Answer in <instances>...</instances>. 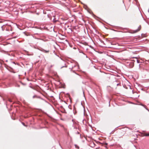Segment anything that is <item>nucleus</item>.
Instances as JSON below:
<instances>
[{
	"label": "nucleus",
	"mask_w": 149,
	"mask_h": 149,
	"mask_svg": "<svg viewBox=\"0 0 149 149\" xmlns=\"http://www.w3.org/2000/svg\"><path fill=\"white\" fill-rule=\"evenodd\" d=\"M71 65L72 66L70 67V69L71 70L74 71L78 69V67L77 63H72Z\"/></svg>",
	"instance_id": "1"
},
{
	"label": "nucleus",
	"mask_w": 149,
	"mask_h": 149,
	"mask_svg": "<svg viewBox=\"0 0 149 149\" xmlns=\"http://www.w3.org/2000/svg\"><path fill=\"white\" fill-rule=\"evenodd\" d=\"M141 29V26L140 25L138 27V29L134 31V33H135L137 32L138 31H139Z\"/></svg>",
	"instance_id": "2"
},
{
	"label": "nucleus",
	"mask_w": 149,
	"mask_h": 149,
	"mask_svg": "<svg viewBox=\"0 0 149 149\" xmlns=\"http://www.w3.org/2000/svg\"><path fill=\"white\" fill-rule=\"evenodd\" d=\"M42 51L45 53H48L49 52V50H46L44 49L42 50Z\"/></svg>",
	"instance_id": "3"
},
{
	"label": "nucleus",
	"mask_w": 149,
	"mask_h": 149,
	"mask_svg": "<svg viewBox=\"0 0 149 149\" xmlns=\"http://www.w3.org/2000/svg\"><path fill=\"white\" fill-rule=\"evenodd\" d=\"M143 136H149V134L144 133Z\"/></svg>",
	"instance_id": "4"
},
{
	"label": "nucleus",
	"mask_w": 149,
	"mask_h": 149,
	"mask_svg": "<svg viewBox=\"0 0 149 149\" xmlns=\"http://www.w3.org/2000/svg\"><path fill=\"white\" fill-rule=\"evenodd\" d=\"M74 146L76 148H77L78 149L79 148V147L77 145H75Z\"/></svg>",
	"instance_id": "5"
},
{
	"label": "nucleus",
	"mask_w": 149,
	"mask_h": 149,
	"mask_svg": "<svg viewBox=\"0 0 149 149\" xmlns=\"http://www.w3.org/2000/svg\"><path fill=\"white\" fill-rule=\"evenodd\" d=\"M136 58V60L137 62L138 63H140V61L139 60L137 59V58Z\"/></svg>",
	"instance_id": "6"
},
{
	"label": "nucleus",
	"mask_w": 149,
	"mask_h": 149,
	"mask_svg": "<svg viewBox=\"0 0 149 149\" xmlns=\"http://www.w3.org/2000/svg\"><path fill=\"white\" fill-rule=\"evenodd\" d=\"M142 105L147 110H148V109L146 108V105Z\"/></svg>",
	"instance_id": "7"
},
{
	"label": "nucleus",
	"mask_w": 149,
	"mask_h": 149,
	"mask_svg": "<svg viewBox=\"0 0 149 149\" xmlns=\"http://www.w3.org/2000/svg\"><path fill=\"white\" fill-rule=\"evenodd\" d=\"M65 63H64V66H63L61 68H62L63 67H65Z\"/></svg>",
	"instance_id": "8"
},
{
	"label": "nucleus",
	"mask_w": 149,
	"mask_h": 149,
	"mask_svg": "<svg viewBox=\"0 0 149 149\" xmlns=\"http://www.w3.org/2000/svg\"><path fill=\"white\" fill-rule=\"evenodd\" d=\"M8 101H9V102H12V100H11V99H8Z\"/></svg>",
	"instance_id": "9"
},
{
	"label": "nucleus",
	"mask_w": 149,
	"mask_h": 149,
	"mask_svg": "<svg viewBox=\"0 0 149 149\" xmlns=\"http://www.w3.org/2000/svg\"><path fill=\"white\" fill-rule=\"evenodd\" d=\"M22 124H23V125H24V126H26V125H25V124L24 123H22Z\"/></svg>",
	"instance_id": "10"
},
{
	"label": "nucleus",
	"mask_w": 149,
	"mask_h": 149,
	"mask_svg": "<svg viewBox=\"0 0 149 149\" xmlns=\"http://www.w3.org/2000/svg\"><path fill=\"white\" fill-rule=\"evenodd\" d=\"M36 97V96H34L33 97V98H35V97Z\"/></svg>",
	"instance_id": "11"
},
{
	"label": "nucleus",
	"mask_w": 149,
	"mask_h": 149,
	"mask_svg": "<svg viewBox=\"0 0 149 149\" xmlns=\"http://www.w3.org/2000/svg\"><path fill=\"white\" fill-rule=\"evenodd\" d=\"M136 2H137V0H134Z\"/></svg>",
	"instance_id": "12"
},
{
	"label": "nucleus",
	"mask_w": 149,
	"mask_h": 149,
	"mask_svg": "<svg viewBox=\"0 0 149 149\" xmlns=\"http://www.w3.org/2000/svg\"><path fill=\"white\" fill-rule=\"evenodd\" d=\"M119 84H117V86H118L119 85Z\"/></svg>",
	"instance_id": "13"
},
{
	"label": "nucleus",
	"mask_w": 149,
	"mask_h": 149,
	"mask_svg": "<svg viewBox=\"0 0 149 149\" xmlns=\"http://www.w3.org/2000/svg\"><path fill=\"white\" fill-rule=\"evenodd\" d=\"M81 53H82L84 54L83 52H81Z\"/></svg>",
	"instance_id": "14"
}]
</instances>
